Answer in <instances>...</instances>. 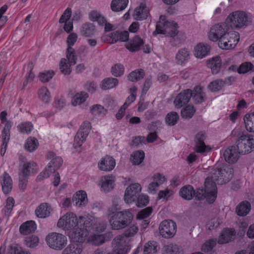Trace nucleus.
<instances>
[{
  "label": "nucleus",
  "mask_w": 254,
  "mask_h": 254,
  "mask_svg": "<svg viewBox=\"0 0 254 254\" xmlns=\"http://www.w3.org/2000/svg\"><path fill=\"white\" fill-rule=\"evenodd\" d=\"M207 66L211 68L213 74L218 73L221 66V61L219 56L213 58L207 61Z\"/></svg>",
  "instance_id": "30"
},
{
  "label": "nucleus",
  "mask_w": 254,
  "mask_h": 254,
  "mask_svg": "<svg viewBox=\"0 0 254 254\" xmlns=\"http://www.w3.org/2000/svg\"><path fill=\"white\" fill-rule=\"evenodd\" d=\"M17 128L22 133H29L33 129V125L30 122H26L19 125Z\"/></svg>",
  "instance_id": "64"
},
{
  "label": "nucleus",
  "mask_w": 254,
  "mask_h": 254,
  "mask_svg": "<svg viewBox=\"0 0 254 254\" xmlns=\"http://www.w3.org/2000/svg\"><path fill=\"white\" fill-rule=\"evenodd\" d=\"M232 78L233 80L234 78L231 77L226 78L225 80L220 79L215 80L210 83L209 88L213 92L218 91L221 90L225 84H230Z\"/></svg>",
  "instance_id": "28"
},
{
  "label": "nucleus",
  "mask_w": 254,
  "mask_h": 254,
  "mask_svg": "<svg viewBox=\"0 0 254 254\" xmlns=\"http://www.w3.org/2000/svg\"><path fill=\"white\" fill-rule=\"evenodd\" d=\"M254 65L251 62H245L242 64L238 68L239 73H245L250 71H254Z\"/></svg>",
  "instance_id": "63"
},
{
  "label": "nucleus",
  "mask_w": 254,
  "mask_h": 254,
  "mask_svg": "<svg viewBox=\"0 0 254 254\" xmlns=\"http://www.w3.org/2000/svg\"><path fill=\"white\" fill-rule=\"evenodd\" d=\"M205 138V133L202 131H200L196 134L194 142L197 152L203 153L210 150V148L205 144L204 141Z\"/></svg>",
  "instance_id": "17"
},
{
  "label": "nucleus",
  "mask_w": 254,
  "mask_h": 254,
  "mask_svg": "<svg viewBox=\"0 0 254 254\" xmlns=\"http://www.w3.org/2000/svg\"><path fill=\"white\" fill-rule=\"evenodd\" d=\"M36 229V225L33 221H27L22 224L20 228V232L23 235H28L35 231Z\"/></svg>",
  "instance_id": "35"
},
{
  "label": "nucleus",
  "mask_w": 254,
  "mask_h": 254,
  "mask_svg": "<svg viewBox=\"0 0 254 254\" xmlns=\"http://www.w3.org/2000/svg\"><path fill=\"white\" fill-rule=\"evenodd\" d=\"M55 75V72L52 70H49L41 72L39 74L40 80L43 82L49 81Z\"/></svg>",
  "instance_id": "58"
},
{
  "label": "nucleus",
  "mask_w": 254,
  "mask_h": 254,
  "mask_svg": "<svg viewBox=\"0 0 254 254\" xmlns=\"http://www.w3.org/2000/svg\"><path fill=\"white\" fill-rule=\"evenodd\" d=\"M240 40L239 33L234 31H228L218 41L219 47L224 50L235 48Z\"/></svg>",
  "instance_id": "5"
},
{
  "label": "nucleus",
  "mask_w": 254,
  "mask_h": 254,
  "mask_svg": "<svg viewBox=\"0 0 254 254\" xmlns=\"http://www.w3.org/2000/svg\"><path fill=\"white\" fill-rule=\"evenodd\" d=\"M51 208L50 205L46 203L41 204L35 210V214L39 217L44 218L48 217L51 212Z\"/></svg>",
  "instance_id": "29"
},
{
  "label": "nucleus",
  "mask_w": 254,
  "mask_h": 254,
  "mask_svg": "<svg viewBox=\"0 0 254 254\" xmlns=\"http://www.w3.org/2000/svg\"><path fill=\"white\" fill-rule=\"evenodd\" d=\"M119 80L116 78L108 77L103 79L100 84L102 90H108L115 87L118 84Z\"/></svg>",
  "instance_id": "36"
},
{
  "label": "nucleus",
  "mask_w": 254,
  "mask_h": 254,
  "mask_svg": "<svg viewBox=\"0 0 254 254\" xmlns=\"http://www.w3.org/2000/svg\"><path fill=\"white\" fill-rule=\"evenodd\" d=\"M109 37L112 39L111 44H114L118 41L126 42L129 39V33L127 31H116L111 33Z\"/></svg>",
  "instance_id": "24"
},
{
  "label": "nucleus",
  "mask_w": 254,
  "mask_h": 254,
  "mask_svg": "<svg viewBox=\"0 0 254 254\" xmlns=\"http://www.w3.org/2000/svg\"><path fill=\"white\" fill-rule=\"evenodd\" d=\"M7 254H30L24 251L22 248L17 245H13L9 247Z\"/></svg>",
  "instance_id": "60"
},
{
  "label": "nucleus",
  "mask_w": 254,
  "mask_h": 254,
  "mask_svg": "<svg viewBox=\"0 0 254 254\" xmlns=\"http://www.w3.org/2000/svg\"><path fill=\"white\" fill-rule=\"evenodd\" d=\"M38 145L39 143L36 138L29 137L25 144V148L27 151L32 152L38 148Z\"/></svg>",
  "instance_id": "48"
},
{
  "label": "nucleus",
  "mask_w": 254,
  "mask_h": 254,
  "mask_svg": "<svg viewBox=\"0 0 254 254\" xmlns=\"http://www.w3.org/2000/svg\"><path fill=\"white\" fill-rule=\"evenodd\" d=\"M124 66L121 64H116L111 68V73L115 77L121 76L124 73Z\"/></svg>",
  "instance_id": "59"
},
{
  "label": "nucleus",
  "mask_w": 254,
  "mask_h": 254,
  "mask_svg": "<svg viewBox=\"0 0 254 254\" xmlns=\"http://www.w3.org/2000/svg\"><path fill=\"white\" fill-rule=\"evenodd\" d=\"M128 0H113L111 4V8L114 11H122L127 7Z\"/></svg>",
  "instance_id": "38"
},
{
  "label": "nucleus",
  "mask_w": 254,
  "mask_h": 254,
  "mask_svg": "<svg viewBox=\"0 0 254 254\" xmlns=\"http://www.w3.org/2000/svg\"><path fill=\"white\" fill-rule=\"evenodd\" d=\"M244 120L247 130L254 132V112L246 115Z\"/></svg>",
  "instance_id": "45"
},
{
  "label": "nucleus",
  "mask_w": 254,
  "mask_h": 254,
  "mask_svg": "<svg viewBox=\"0 0 254 254\" xmlns=\"http://www.w3.org/2000/svg\"><path fill=\"white\" fill-rule=\"evenodd\" d=\"M159 230L160 235L163 238H172L177 232V225L172 220H165L160 224Z\"/></svg>",
  "instance_id": "10"
},
{
  "label": "nucleus",
  "mask_w": 254,
  "mask_h": 254,
  "mask_svg": "<svg viewBox=\"0 0 254 254\" xmlns=\"http://www.w3.org/2000/svg\"><path fill=\"white\" fill-rule=\"evenodd\" d=\"M39 238L37 236L31 235L27 236L25 239L26 245L29 248H33L38 246L39 244Z\"/></svg>",
  "instance_id": "57"
},
{
  "label": "nucleus",
  "mask_w": 254,
  "mask_h": 254,
  "mask_svg": "<svg viewBox=\"0 0 254 254\" xmlns=\"http://www.w3.org/2000/svg\"><path fill=\"white\" fill-rule=\"evenodd\" d=\"M192 100L196 104H201L205 100V93L203 91V88L199 85L196 86L193 89Z\"/></svg>",
  "instance_id": "25"
},
{
  "label": "nucleus",
  "mask_w": 254,
  "mask_h": 254,
  "mask_svg": "<svg viewBox=\"0 0 254 254\" xmlns=\"http://www.w3.org/2000/svg\"><path fill=\"white\" fill-rule=\"evenodd\" d=\"M193 192H194V190L190 185L183 187L180 191V194L182 197L189 200L192 199Z\"/></svg>",
  "instance_id": "41"
},
{
  "label": "nucleus",
  "mask_w": 254,
  "mask_h": 254,
  "mask_svg": "<svg viewBox=\"0 0 254 254\" xmlns=\"http://www.w3.org/2000/svg\"><path fill=\"white\" fill-rule=\"evenodd\" d=\"M231 28H240L248 25L251 20L247 14L242 11L234 12L227 18Z\"/></svg>",
  "instance_id": "4"
},
{
  "label": "nucleus",
  "mask_w": 254,
  "mask_h": 254,
  "mask_svg": "<svg viewBox=\"0 0 254 254\" xmlns=\"http://www.w3.org/2000/svg\"><path fill=\"white\" fill-rule=\"evenodd\" d=\"M144 158V153L142 151H137L131 155L130 161L133 165H139Z\"/></svg>",
  "instance_id": "51"
},
{
  "label": "nucleus",
  "mask_w": 254,
  "mask_h": 254,
  "mask_svg": "<svg viewBox=\"0 0 254 254\" xmlns=\"http://www.w3.org/2000/svg\"><path fill=\"white\" fill-rule=\"evenodd\" d=\"M83 247L81 244L71 243L68 245L62 252V254H81Z\"/></svg>",
  "instance_id": "31"
},
{
  "label": "nucleus",
  "mask_w": 254,
  "mask_h": 254,
  "mask_svg": "<svg viewBox=\"0 0 254 254\" xmlns=\"http://www.w3.org/2000/svg\"><path fill=\"white\" fill-rule=\"evenodd\" d=\"M105 238L102 235H93L89 237V242L92 245H99L104 242Z\"/></svg>",
  "instance_id": "61"
},
{
  "label": "nucleus",
  "mask_w": 254,
  "mask_h": 254,
  "mask_svg": "<svg viewBox=\"0 0 254 254\" xmlns=\"http://www.w3.org/2000/svg\"><path fill=\"white\" fill-rule=\"evenodd\" d=\"M251 209V203L248 201H243L236 207V212L239 216H246Z\"/></svg>",
  "instance_id": "34"
},
{
  "label": "nucleus",
  "mask_w": 254,
  "mask_h": 254,
  "mask_svg": "<svg viewBox=\"0 0 254 254\" xmlns=\"http://www.w3.org/2000/svg\"><path fill=\"white\" fill-rule=\"evenodd\" d=\"M87 235V230L79 226L70 232L69 237L73 243L80 244L84 242Z\"/></svg>",
  "instance_id": "14"
},
{
  "label": "nucleus",
  "mask_w": 254,
  "mask_h": 254,
  "mask_svg": "<svg viewBox=\"0 0 254 254\" xmlns=\"http://www.w3.org/2000/svg\"><path fill=\"white\" fill-rule=\"evenodd\" d=\"M95 31V27L92 23H85L81 28L80 32L81 35L84 37H91Z\"/></svg>",
  "instance_id": "39"
},
{
  "label": "nucleus",
  "mask_w": 254,
  "mask_h": 254,
  "mask_svg": "<svg viewBox=\"0 0 254 254\" xmlns=\"http://www.w3.org/2000/svg\"><path fill=\"white\" fill-rule=\"evenodd\" d=\"M210 47L207 44L200 43L194 48V55L197 58L202 59L209 52Z\"/></svg>",
  "instance_id": "33"
},
{
  "label": "nucleus",
  "mask_w": 254,
  "mask_h": 254,
  "mask_svg": "<svg viewBox=\"0 0 254 254\" xmlns=\"http://www.w3.org/2000/svg\"><path fill=\"white\" fill-rule=\"evenodd\" d=\"M232 134H237L236 146L240 153H249L254 150V136L244 134L239 129L233 130Z\"/></svg>",
  "instance_id": "2"
},
{
  "label": "nucleus",
  "mask_w": 254,
  "mask_h": 254,
  "mask_svg": "<svg viewBox=\"0 0 254 254\" xmlns=\"http://www.w3.org/2000/svg\"><path fill=\"white\" fill-rule=\"evenodd\" d=\"M236 235V232L234 229L226 228L224 229L218 240V243L220 244H223L234 240Z\"/></svg>",
  "instance_id": "20"
},
{
  "label": "nucleus",
  "mask_w": 254,
  "mask_h": 254,
  "mask_svg": "<svg viewBox=\"0 0 254 254\" xmlns=\"http://www.w3.org/2000/svg\"><path fill=\"white\" fill-rule=\"evenodd\" d=\"M88 97V95L85 92L78 93L72 98L71 104L74 106L80 105L85 101Z\"/></svg>",
  "instance_id": "43"
},
{
  "label": "nucleus",
  "mask_w": 254,
  "mask_h": 254,
  "mask_svg": "<svg viewBox=\"0 0 254 254\" xmlns=\"http://www.w3.org/2000/svg\"><path fill=\"white\" fill-rule=\"evenodd\" d=\"M91 125L89 122H84L80 128V129L77 132L74 139L73 146L74 148H77L82 145L85 141L90 129Z\"/></svg>",
  "instance_id": "11"
},
{
  "label": "nucleus",
  "mask_w": 254,
  "mask_h": 254,
  "mask_svg": "<svg viewBox=\"0 0 254 254\" xmlns=\"http://www.w3.org/2000/svg\"><path fill=\"white\" fill-rule=\"evenodd\" d=\"M240 154L237 146L232 145L225 150L223 155L226 162L233 164L238 161Z\"/></svg>",
  "instance_id": "16"
},
{
  "label": "nucleus",
  "mask_w": 254,
  "mask_h": 254,
  "mask_svg": "<svg viewBox=\"0 0 254 254\" xmlns=\"http://www.w3.org/2000/svg\"><path fill=\"white\" fill-rule=\"evenodd\" d=\"M149 14V10L144 3H141L140 5L134 10V15L138 20L145 19Z\"/></svg>",
  "instance_id": "32"
},
{
  "label": "nucleus",
  "mask_w": 254,
  "mask_h": 254,
  "mask_svg": "<svg viewBox=\"0 0 254 254\" xmlns=\"http://www.w3.org/2000/svg\"><path fill=\"white\" fill-rule=\"evenodd\" d=\"M231 28L226 19L225 22L213 25L210 29L208 38L213 42L217 41Z\"/></svg>",
  "instance_id": "9"
},
{
  "label": "nucleus",
  "mask_w": 254,
  "mask_h": 254,
  "mask_svg": "<svg viewBox=\"0 0 254 254\" xmlns=\"http://www.w3.org/2000/svg\"><path fill=\"white\" fill-rule=\"evenodd\" d=\"M163 254H183V252L178 246L170 244L164 246Z\"/></svg>",
  "instance_id": "46"
},
{
  "label": "nucleus",
  "mask_w": 254,
  "mask_h": 254,
  "mask_svg": "<svg viewBox=\"0 0 254 254\" xmlns=\"http://www.w3.org/2000/svg\"><path fill=\"white\" fill-rule=\"evenodd\" d=\"M101 188L105 191H109L114 188V180L112 177L106 176L101 181Z\"/></svg>",
  "instance_id": "40"
},
{
  "label": "nucleus",
  "mask_w": 254,
  "mask_h": 254,
  "mask_svg": "<svg viewBox=\"0 0 254 254\" xmlns=\"http://www.w3.org/2000/svg\"><path fill=\"white\" fill-rule=\"evenodd\" d=\"M14 204V200L12 197H8L6 199V205L2 209V212L6 217L10 214Z\"/></svg>",
  "instance_id": "54"
},
{
  "label": "nucleus",
  "mask_w": 254,
  "mask_h": 254,
  "mask_svg": "<svg viewBox=\"0 0 254 254\" xmlns=\"http://www.w3.org/2000/svg\"><path fill=\"white\" fill-rule=\"evenodd\" d=\"M90 113L95 116L104 117L106 114L107 111L103 106L99 104H96L90 107Z\"/></svg>",
  "instance_id": "47"
},
{
  "label": "nucleus",
  "mask_w": 254,
  "mask_h": 254,
  "mask_svg": "<svg viewBox=\"0 0 254 254\" xmlns=\"http://www.w3.org/2000/svg\"><path fill=\"white\" fill-rule=\"evenodd\" d=\"M70 66L69 64L66 59L62 58L61 60L59 67L63 74L64 75H69L71 72V69Z\"/></svg>",
  "instance_id": "53"
},
{
  "label": "nucleus",
  "mask_w": 254,
  "mask_h": 254,
  "mask_svg": "<svg viewBox=\"0 0 254 254\" xmlns=\"http://www.w3.org/2000/svg\"><path fill=\"white\" fill-rule=\"evenodd\" d=\"M195 112V109L193 106L188 105L182 110L181 116L184 119H190L192 117Z\"/></svg>",
  "instance_id": "55"
},
{
  "label": "nucleus",
  "mask_w": 254,
  "mask_h": 254,
  "mask_svg": "<svg viewBox=\"0 0 254 254\" xmlns=\"http://www.w3.org/2000/svg\"><path fill=\"white\" fill-rule=\"evenodd\" d=\"M145 75L144 71L142 69H136L131 72L127 76L128 79L132 82H136L142 79Z\"/></svg>",
  "instance_id": "44"
},
{
  "label": "nucleus",
  "mask_w": 254,
  "mask_h": 254,
  "mask_svg": "<svg viewBox=\"0 0 254 254\" xmlns=\"http://www.w3.org/2000/svg\"><path fill=\"white\" fill-rule=\"evenodd\" d=\"M46 241L50 248L60 251L66 245L67 238L62 234L51 233L46 236Z\"/></svg>",
  "instance_id": "6"
},
{
  "label": "nucleus",
  "mask_w": 254,
  "mask_h": 254,
  "mask_svg": "<svg viewBox=\"0 0 254 254\" xmlns=\"http://www.w3.org/2000/svg\"><path fill=\"white\" fill-rule=\"evenodd\" d=\"M73 202L76 206L80 207L84 206L87 202V194L85 191L80 190L76 192L72 198Z\"/></svg>",
  "instance_id": "27"
},
{
  "label": "nucleus",
  "mask_w": 254,
  "mask_h": 254,
  "mask_svg": "<svg viewBox=\"0 0 254 254\" xmlns=\"http://www.w3.org/2000/svg\"><path fill=\"white\" fill-rule=\"evenodd\" d=\"M28 177V176L19 173V188L22 191H24L27 187Z\"/></svg>",
  "instance_id": "62"
},
{
  "label": "nucleus",
  "mask_w": 254,
  "mask_h": 254,
  "mask_svg": "<svg viewBox=\"0 0 254 254\" xmlns=\"http://www.w3.org/2000/svg\"><path fill=\"white\" fill-rule=\"evenodd\" d=\"M170 38V43L174 47L180 46L186 39L185 35L181 32H178Z\"/></svg>",
  "instance_id": "37"
},
{
  "label": "nucleus",
  "mask_w": 254,
  "mask_h": 254,
  "mask_svg": "<svg viewBox=\"0 0 254 254\" xmlns=\"http://www.w3.org/2000/svg\"><path fill=\"white\" fill-rule=\"evenodd\" d=\"M179 119V115L175 112L169 113L165 118L166 123L170 126L175 125Z\"/></svg>",
  "instance_id": "52"
},
{
  "label": "nucleus",
  "mask_w": 254,
  "mask_h": 254,
  "mask_svg": "<svg viewBox=\"0 0 254 254\" xmlns=\"http://www.w3.org/2000/svg\"><path fill=\"white\" fill-rule=\"evenodd\" d=\"M38 171V167L37 164L33 161H30L23 164L19 172L29 176L32 174L36 173Z\"/></svg>",
  "instance_id": "23"
},
{
  "label": "nucleus",
  "mask_w": 254,
  "mask_h": 254,
  "mask_svg": "<svg viewBox=\"0 0 254 254\" xmlns=\"http://www.w3.org/2000/svg\"><path fill=\"white\" fill-rule=\"evenodd\" d=\"M12 127V123L10 121H7L4 127L2 130L1 137L2 143L7 144L10 139V130Z\"/></svg>",
  "instance_id": "42"
},
{
  "label": "nucleus",
  "mask_w": 254,
  "mask_h": 254,
  "mask_svg": "<svg viewBox=\"0 0 254 254\" xmlns=\"http://www.w3.org/2000/svg\"><path fill=\"white\" fill-rule=\"evenodd\" d=\"M233 176V171L229 167L216 168L212 172L210 178L205 181L204 198L210 203H213L217 196L216 184L222 185L230 181Z\"/></svg>",
  "instance_id": "1"
},
{
  "label": "nucleus",
  "mask_w": 254,
  "mask_h": 254,
  "mask_svg": "<svg viewBox=\"0 0 254 254\" xmlns=\"http://www.w3.org/2000/svg\"><path fill=\"white\" fill-rule=\"evenodd\" d=\"M112 245L115 250L112 253L114 254H127L130 249L127 241V238L123 235L115 237Z\"/></svg>",
  "instance_id": "12"
},
{
  "label": "nucleus",
  "mask_w": 254,
  "mask_h": 254,
  "mask_svg": "<svg viewBox=\"0 0 254 254\" xmlns=\"http://www.w3.org/2000/svg\"><path fill=\"white\" fill-rule=\"evenodd\" d=\"M0 184L4 193L8 194L12 190L13 183L11 177L6 172H4L0 177Z\"/></svg>",
  "instance_id": "22"
},
{
  "label": "nucleus",
  "mask_w": 254,
  "mask_h": 254,
  "mask_svg": "<svg viewBox=\"0 0 254 254\" xmlns=\"http://www.w3.org/2000/svg\"><path fill=\"white\" fill-rule=\"evenodd\" d=\"M192 95V91L188 89L183 90L176 97L174 103L177 108H181L186 105L190 101Z\"/></svg>",
  "instance_id": "15"
},
{
  "label": "nucleus",
  "mask_w": 254,
  "mask_h": 254,
  "mask_svg": "<svg viewBox=\"0 0 254 254\" xmlns=\"http://www.w3.org/2000/svg\"><path fill=\"white\" fill-rule=\"evenodd\" d=\"M57 225L59 227L72 230L79 226V217L77 218L73 213H66L59 220Z\"/></svg>",
  "instance_id": "8"
},
{
  "label": "nucleus",
  "mask_w": 254,
  "mask_h": 254,
  "mask_svg": "<svg viewBox=\"0 0 254 254\" xmlns=\"http://www.w3.org/2000/svg\"><path fill=\"white\" fill-rule=\"evenodd\" d=\"M48 157L51 159V161L49 163L48 167L51 169L54 172L58 169L62 165L63 160L61 157L56 156L53 152H49Z\"/></svg>",
  "instance_id": "26"
},
{
  "label": "nucleus",
  "mask_w": 254,
  "mask_h": 254,
  "mask_svg": "<svg viewBox=\"0 0 254 254\" xmlns=\"http://www.w3.org/2000/svg\"><path fill=\"white\" fill-rule=\"evenodd\" d=\"M159 248L157 244L155 241H151L146 243L144 247V254H154Z\"/></svg>",
  "instance_id": "49"
},
{
  "label": "nucleus",
  "mask_w": 254,
  "mask_h": 254,
  "mask_svg": "<svg viewBox=\"0 0 254 254\" xmlns=\"http://www.w3.org/2000/svg\"><path fill=\"white\" fill-rule=\"evenodd\" d=\"M67 61L69 63V65L71 66L76 64L77 57L75 55V52L72 47L67 48L66 50Z\"/></svg>",
  "instance_id": "56"
},
{
  "label": "nucleus",
  "mask_w": 254,
  "mask_h": 254,
  "mask_svg": "<svg viewBox=\"0 0 254 254\" xmlns=\"http://www.w3.org/2000/svg\"><path fill=\"white\" fill-rule=\"evenodd\" d=\"M133 217V214L128 210L116 212L110 219L112 229L120 230L125 228L131 223Z\"/></svg>",
  "instance_id": "3"
},
{
  "label": "nucleus",
  "mask_w": 254,
  "mask_h": 254,
  "mask_svg": "<svg viewBox=\"0 0 254 254\" xmlns=\"http://www.w3.org/2000/svg\"><path fill=\"white\" fill-rule=\"evenodd\" d=\"M144 44V41L138 36H135L133 38L129 40L125 47L131 52H136L141 49V46Z\"/></svg>",
  "instance_id": "18"
},
{
  "label": "nucleus",
  "mask_w": 254,
  "mask_h": 254,
  "mask_svg": "<svg viewBox=\"0 0 254 254\" xmlns=\"http://www.w3.org/2000/svg\"><path fill=\"white\" fill-rule=\"evenodd\" d=\"M141 187L138 183L131 184L125 190L124 199L127 203H131L135 201L141 191Z\"/></svg>",
  "instance_id": "13"
},
{
  "label": "nucleus",
  "mask_w": 254,
  "mask_h": 254,
  "mask_svg": "<svg viewBox=\"0 0 254 254\" xmlns=\"http://www.w3.org/2000/svg\"><path fill=\"white\" fill-rule=\"evenodd\" d=\"M178 28L177 23L174 21L159 22L156 24V30L153 34L156 35L157 34H163L170 37L179 32Z\"/></svg>",
  "instance_id": "7"
},
{
  "label": "nucleus",
  "mask_w": 254,
  "mask_h": 254,
  "mask_svg": "<svg viewBox=\"0 0 254 254\" xmlns=\"http://www.w3.org/2000/svg\"><path fill=\"white\" fill-rule=\"evenodd\" d=\"M190 52L187 48L180 49L176 55V63L181 65H184L189 61Z\"/></svg>",
  "instance_id": "21"
},
{
  "label": "nucleus",
  "mask_w": 254,
  "mask_h": 254,
  "mask_svg": "<svg viewBox=\"0 0 254 254\" xmlns=\"http://www.w3.org/2000/svg\"><path fill=\"white\" fill-rule=\"evenodd\" d=\"M115 160L112 157L107 155L99 162L98 166L102 171H110L115 168Z\"/></svg>",
  "instance_id": "19"
},
{
  "label": "nucleus",
  "mask_w": 254,
  "mask_h": 254,
  "mask_svg": "<svg viewBox=\"0 0 254 254\" xmlns=\"http://www.w3.org/2000/svg\"><path fill=\"white\" fill-rule=\"evenodd\" d=\"M39 98L45 103H48L51 99L50 92L45 87H42L38 92Z\"/></svg>",
  "instance_id": "50"
}]
</instances>
